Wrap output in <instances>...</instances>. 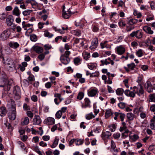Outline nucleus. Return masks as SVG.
Segmentation results:
<instances>
[{"instance_id":"obj_23","label":"nucleus","mask_w":155,"mask_h":155,"mask_svg":"<svg viewBox=\"0 0 155 155\" xmlns=\"http://www.w3.org/2000/svg\"><path fill=\"white\" fill-rule=\"evenodd\" d=\"M97 64L95 63H90L87 64L88 68L90 70H93L94 68H96Z\"/></svg>"},{"instance_id":"obj_56","label":"nucleus","mask_w":155,"mask_h":155,"mask_svg":"<svg viewBox=\"0 0 155 155\" xmlns=\"http://www.w3.org/2000/svg\"><path fill=\"white\" fill-rule=\"evenodd\" d=\"M31 99L33 101L36 102L38 101V97L36 95H33L31 97Z\"/></svg>"},{"instance_id":"obj_39","label":"nucleus","mask_w":155,"mask_h":155,"mask_svg":"<svg viewBox=\"0 0 155 155\" xmlns=\"http://www.w3.org/2000/svg\"><path fill=\"white\" fill-rule=\"evenodd\" d=\"M127 117L129 120H133L134 116V114L132 113H128L127 114Z\"/></svg>"},{"instance_id":"obj_34","label":"nucleus","mask_w":155,"mask_h":155,"mask_svg":"<svg viewBox=\"0 0 155 155\" xmlns=\"http://www.w3.org/2000/svg\"><path fill=\"white\" fill-rule=\"evenodd\" d=\"M30 38L32 41L34 42L36 41L37 40V36L34 34H32L30 35Z\"/></svg>"},{"instance_id":"obj_8","label":"nucleus","mask_w":155,"mask_h":155,"mask_svg":"<svg viewBox=\"0 0 155 155\" xmlns=\"http://www.w3.org/2000/svg\"><path fill=\"white\" fill-rule=\"evenodd\" d=\"M98 39L97 38H95L93 39L91 42V45L90 47L91 49H93L96 48L98 45Z\"/></svg>"},{"instance_id":"obj_20","label":"nucleus","mask_w":155,"mask_h":155,"mask_svg":"<svg viewBox=\"0 0 155 155\" xmlns=\"http://www.w3.org/2000/svg\"><path fill=\"white\" fill-rule=\"evenodd\" d=\"M84 20H77L75 22V25L76 26H79L81 28H83L84 26Z\"/></svg>"},{"instance_id":"obj_42","label":"nucleus","mask_w":155,"mask_h":155,"mask_svg":"<svg viewBox=\"0 0 155 155\" xmlns=\"http://www.w3.org/2000/svg\"><path fill=\"white\" fill-rule=\"evenodd\" d=\"M84 96V93L82 92H80L79 93L78 95L77 99L80 100H82Z\"/></svg>"},{"instance_id":"obj_62","label":"nucleus","mask_w":155,"mask_h":155,"mask_svg":"<svg viewBox=\"0 0 155 155\" xmlns=\"http://www.w3.org/2000/svg\"><path fill=\"white\" fill-rule=\"evenodd\" d=\"M7 17L5 13H2L0 17V19L2 20H4Z\"/></svg>"},{"instance_id":"obj_61","label":"nucleus","mask_w":155,"mask_h":155,"mask_svg":"<svg viewBox=\"0 0 155 155\" xmlns=\"http://www.w3.org/2000/svg\"><path fill=\"white\" fill-rule=\"evenodd\" d=\"M45 57V55L43 54H39L38 56V58L41 60L42 61L43 60Z\"/></svg>"},{"instance_id":"obj_38","label":"nucleus","mask_w":155,"mask_h":155,"mask_svg":"<svg viewBox=\"0 0 155 155\" xmlns=\"http://www.w3.org/2000/svg\"><path fill=\"white\" fill-rule=\"evenodd\" d=\"M134 15L135 16H137V18H140L141 16L142 15L140 12H138L136 10H135L134 12Z\"/></svg>"},{"instance_id":"obj_36","label":"nucleus","mask_w":155,"mask_h":155,"mask_svg":"<svg viewBox=\"0 0 155 155\" xmlns=\"http://www.w3.org/2000/svg\"><path fill=\"white\" fill-rule=\"evenodd\" d=\"M58 141L59 139L57 138V137H55L53 143V144L51 146V147L52 148H54L58 144Z\"/></svg>"},{"instance_id":"obj_35","label":"nucleus","mask_w":155,"mask_h":155,"mask_svg":"<svg viewBox=\"0 0 155 155\" xmlns=\"http://www.w3.org/2000/svg\"><path fill=\"white\" fill-rule=\"evenodd\" d=\"M84 142V140L80 139H75V143L77 145H81Z\"/></svg>"},{"instance_id":"obj_7","label":"nucleus","mask_w":155,"mask_h":155,"mask_svg":"<svg viewBox=\"0 0 155 155\" xmlns=\"http://www.w3.org/2000/svg\"><path fill=\"white\" fill-rule=\"evenodd\" d=\"M6 63L11 68H16L14 60L10 58H8L6 60Z\"/></svg>"},{"instance_id":"obj_41","label":"nucleus","mask_w":155,"mask_h":155,"mask_svg":"<svg viewBox=\"0 0 155 155\" xmlns=\"http://www.w3.org/2000/svg\"><path fill=\"white\" fill-rule=\"evenodd\" d=\"M137 23H138V20L135 19H132L129 21V23L130 25H133Z\"/></svg>"},{"instance_id":"obj_22","label":"nucleus","mask_w":155,"mask_h":155,"mask_svg":"<svg viewBox=\"0 0 155 155\" xmlns=\"http://www.w3.org/2000/svg\"><path fill=\"white\" fill-rule=\"evenodd\" d=\"M73 14L70 10L67 11V13L66 11H64L62 13V16L64 18L66 19L70 17V15Z\"/></svg>"},{"instance_id":"obj_33","label":"nucleus","mask_w":155,"mask_h":155,"mask_svg":"<svg viewBox=\"0 0 155 155\" xmlns=\"http://www.w3.org/2000/svg\"><path fill=\"white\" fill-rule=\"evenodd\" d=\"M109 60L108 58L104 60H103L101 61V62L102 63L103 65H107L110 63V62L108 61Z\"/></svg>"},{"instance_id":"obj_51","label":"nucleus","mask_w":155,"mask_h":155,"mask_svg":"<svg viewBox=\"0 0 155 155\" xmlns=\"http://www.w3.org/2000/svg\"><path fill=\"white\" fill-rule=\"evenodd\" d=\"M118 105L121 109H124L126 106V104L123 102H120L118 104Z\"/></svg>"},{"instance_id":"obj_54","label":"nucleus","mask_w":155,"mask_h":155,"mask_svg":"<svg viewBox=\"0 0 155 155\" xmlns=\"http://www.w3.org/2000/svg\"><path fill=\"white\" fill-rule=\"evenodd\" d=\"M114 138L115 139H118L120 136V134L118 133L114 134L113 135Z\"/></svg>"},{"instance_id":"obj_44","label":"nucleus","mask_w":155,"mask_h":155,"mask_svg":"<svg viewBox=\"0 0 155 155\" xmlns=\"http://www.w3.org/2000/svg\"><path fill=\"white\" fill-rule=\"evenodd\" d=\"M44 35L45 37H48L49 38H51L53 36V34H51L47 31H45Z\"/></svg>"},{"instance_id":"obj_12","label":"nucleus","mask_w":155,"mask_h":155,"mask_svg":"<svg viewBox=\"0 0 155 155\" xmlns=\"http://www.w3.org/2000/svg\"><path fill=\"white\" fill-rule=\"evenodd\" d=\"M111 134L109 131L102 132L101 136L103 140H106L110 138Z\"/></svg>"},{"instance_id":"obj_55","label":"nucleus","mask_w":155,"mask_h":155,"mask_svg":"<svg viewBox=\"0 0 155 155\" xmlns=\"http://www.w3.org/2000/svg\"><path fill=\"white\" fill-rule=\"evenodd\" d=\"M17 143L20 146V147L22 149L25 150V147L24 144L21 141H18V142Z\"/></svg>"},{"instance_id":"obj_26","label":"nucleus","mask_w":155,"mask_h":155,"mask_svg":"<svg viewBox=\"0 0 155 155\" xmlns=\"http://www.w3.org/2000/svg\"><path fill=\"white\" fill-rule=\"evenodd\" d=\"M94 117H95V116L93 114L92 112L87 114L85 115L86 119L88 120L91 119Z\"/></svg>"},{"instance_id":"obj_10","label":"nucleus","mask_w":155,"mask_h":155,"mask_svg":"<svg viewBox=\"0 0 155 155\" xmlns=\"http://www.w3.org/2000/svg\"><path fill=\"white\" fill-rule=\"evenodd\" d=\"M41 122V120L39 116L35 115L33 119V124L34 125H39Z\"/></svg>"},{"instance_id":"obj_28","label":"nucleus","mask_w":155,"mask_h":155,"mask_svg":"<svg viewBox=\"0 0 155 155\" xmlns=\"http://www.w3.org/2000/svg\"><path fill=\"white\" fill-rule=\"evenodd\" d=\"M113 114V113L110 109H108L106 110V112L105 113V116L106 118H108Z\"/></svg>"},{"instance_id":"obj_30","label":"nucleus","mask_w":155,"mask_h":155,"mask_svg":"<svg viewBox=\"0 0 155 155\" xmlns=\"http://www.w3.org/2000/svg\"><path fill=\"white\" fill-rule=\"evenodd\" d=\"M83 55L84 59L86 60H87L91 56L89 53L86 52L83 53Z\"/></svg>"},{"instance_id":"obj_4","label":"nucleus","mask_w":155,"mask_h":155,"mask_svg":"<svg viewBox=\"0 0 155 155\" xmlns=\"http://www.w3.org/2000/svg\"><path fill=\"white\" fill-rule=\"evenodd\" d=\"M115 50L116 53L119 55L123 54L125 51V48L122 45L117 47Z\"/></svg>"},{"instance_id":"obj_6","label":"nucleus","mask_w":155,"mask_h":155,"mask_svg":"<svg viewBox=\"0 0 155 155\" xmlns=\"http://www.w3.org/2000/svg\"><path fill=\"white\" fill-rule=\"evenodd\" d=\"M114 115L115 117H114V119L115 120H117L118 117H119L121 122L124 121V118L126 117L125 114H124L117 112H115L114 113Z\"/></svg>"},{"instance_id":"obj_58","label":"nucleus","mask_w":155,"mask_h":155,"mask_svg":"<svg viewBox=\"0 0 155 155\" xmlns=\"http://www.w3.org/2000/svg\"><path fill=\"white\" fill-rule=\"evenodd\" d=\"M34 76L32 74L30 75L28 78V81H33L34 80Z\"/></svg>"},{"instance_id":"obj_11","label":"nucleus","mask_w":155,"mask_h":155,"mask_svg":"<svg viewBox=\"0 0 155 155\" xmlns=\"http://www.w3.org/2000/svg\"><path fill=\"white\" fill-rule=\"evenodd\" d=\"M44 123L46 124H53L55 123V120L53 117H49L45 119L44 121Z\"/></svg>"},{"instance_id":"obj_9","label":"nucleus","mask_w":155,"mask_h":155,"mask_svg":"<svg viewBox=\"0 0 155 155\" xmlns=\"http://www.w3.org/2000/svg\"><path fill=\"white\" fill-rule=\"evenodd\" d=\"M98 91L97 88H92L88 91L87 94L89 97H93L95 96L98 93Z\"/></svg>"},{"instance_id":"obj_24","label":"nucleus","mask_w":155,"mask_h":155,"mask_svg":"<svg viewBox=\"0 0 155 155\" xmlns=\"http://www.w3.org/2000/svg\"><path fill=\"white\" fill-rule=\"evenodd\" d=\"M29 119L28 117H25L24 118L23 120L21 122V125H27L29 123Z\"/></svg>"},{"instance_id":"obj_46","label":"nucleus","mask_w":155,"mask_h":155,"mask_svg":"<svg viewBox=\"0 0 155 155\" xmlns=\"http://www.w3.org/2000/svg\"><path fill=\"white\" fill-rule=\"evenodd\" d=\"M31 4L33 8H35L38 6V3L35 0H31Z\"/></svg>"},{"instance_id":"obj_15","label":"nucleus","mask_w":155,"mask_h":155,"mask_svg":"<svg viewBox=\"0 0 155 155\" xmlns=\"http://www.w3.org/2000/svg\"><path fill=\"white\" fill-rule=\"evenodd\" d=\"M143 29V30L147 34L152 35L153 33V31L151 29V28L149 26H144Z\"/></svg>"},{"instance_id":"obj_37","label":"nucleus","mask_w":155,"mask_h":155,"mask_svg":"<svg viewBox=\"0 0 155 155\" xmlns=\"http://www.w3.org/2000/svg\"><path fill=\"white\" fill-rule=\"evenodd\" d=\"M10 84L8 83H6L4 84V90L5 91H9L10 88Z\"/></svg>"},{"instance_id":"obj_21","label":"nucleus","mask_w":155,"mask_h":155,"mask_svg":"<svg viewBox=\"0 0 155 155\" xmlns=\"http://www.w3.org/2000/svg\"><path fill=\"white\" fill-rule=\"evenodd\" d=\"M33 49L34 51L38 54L42 52L43 51L42 48L37 46H34Z\"/></svg>"},{"instance_id":"obj_52","label":"nucleus","mask_w":155,"mask_h":155,"mask_svg":"<svg viewBox=\"0 0 155 155\" xmlns=\"http://www.w3.org/2000/svg\"><path fill=\"white\" fill-rule=\"evenodd\" d=\"M26 114L28 117L31 118H32L33 116V113L30 110L27 111Z\"/></svg>"},{"instance_id":"obj_49","label":"nucleus","mask_w":155,"mask_h":155,"mask_svg":"<svg viewBox=\"0 0 155 155\" xmlns=\"http://www.w3.org/2000/svg\"><path fill=\"white\" fill-rule=\"evenodd\" d=\"M23 108L24 110L25 111H27L30 109L29 106L26 103H24Z\"/></svg>"},{"instance_id":"obj_14","label":"nucleus","mask_w":155,"mask_h":155,"mask_svg":"<svg viewBox=\"0 0 155 155\" xmlns=\"http://www.w3.org/2000/svg\"><path fill=\"white\" fill-rule=\"evenodd\" d=\"M128 67H124V68L125 71L127 72L130 71V69L133 70L135 67V64L132 63L131 64H128L127 65Z\"/></svg>"},{"instance_id":"obj_53","label":"nucleus","mask_w":155,"mask_h":155,"mask_svg":"<svg viewBox=\"0 0 155 155\" xmlns=\"http://www.w3.org/2000/svg\"><path fill=\"white\" fill-rule=\"evenodd\" d=\"M111 148H112L114 151H115L116 145L114 142L113 140L111 141Z\"/></svg>"},{"instance_id":"obj_31","label":"nucleus","mask_w":155,"mask_h":155,"mask_svg":"<svg viewBox=\"0 0 155 155\" xmlns=\"http://www.w3.org/2000/svg\"><path fill=\"white\" fill-rule=\"evenodd\" d=\"M136 55L139 57H140L143 55V51L141 49H140L136 52Z\"/></svg>"},{"instance_id":"obj_16","label":"nucleus","mask_w":155,"mask_h":155,"mask_svg":"<svg viewBox=\"0 0 155 155\" xmlns=\"http://www.w3.org/2000/svg\"><path fill=\"white\" fill-rule=\"evenodd\" d=\"M145 88L147 92L150 93L153 91L152 84L150 81H147L145 84Z\"/></svg>"},{"instance_id":"obj_63","label":"nucleus","mask_w":155,"mask_h":155,"mask_svg":"<svg viewBox=\"0 0 155 155\" xmlns=\"http://www.w3.org/2000/svg\"><path fill=\"white\" fill-rule=\"evenodd\" d=\"M45 24V23H43L42 22H39L38 24V26L39 28L41 29L43 27V25Z\"/></svg>"},{"instance_id":"obj_19","label":"nucleus","mask_w":155,"mask_h":155,"mask_svg":"<svg viewBox=\"0 0 155 155\" xmlns=\"http://www.w3.org/2000/svg\"><path fill=\"white\" fill-rule=\"evenodd\" d=\"M16 109L14 106L13 108L12 112L9 115V118L12 120H14L16 117Z\"/></svg>"},{"instance_id":"obj_48","label":"nucleus","mask_w":155,"mask_h":155,"mask_svg":"<svg viewBox=\"0 0 155 155\" xmlns=\"http://www.w3.org/2000/svg\"><path fill=\"white\" fill-rule=\"evenodd\" d=\"M150 101L155 102V94H150L149 95Z\"/></svg>"},{"instance_id":"obj_1","label":"nucleus","mask_w":155,"mask_h":155,"mask_svg":"<svg viewBox=\"0 0 155 155\" xmlns=\"http://www.w3.org/2000/svg\"><path fill=\"white\" fill-rule=\"evenodd\" d=\"M133 88V91L139 96H141L143 94L144 91L141 85L139 84L137 86H134Z\"/></svg>"},{"instance_id":"obj_50","label":"nucleus","mask_w":155,"mask_h":155,"mask_svg":"<svg viewBox=\"0 0 155 155\" xmlns=\"http://www.w3.org/2000/svg\"><path fill=\"white\" fill-rule=\"evenodd\" d=\"M9 46L11 47H12L13 46V47L15 48H17L19 47V45L17 42H14V43H10L9 44Z\"/></svg>"},{"instance_id":"obj_2","label":"nucleus","mask_w":155,"mask_h":155,"mask_svg":"<svg viewBox=\"0 0 155 155\" xmlns=\"http://www.w3.org/2000/svg\"><path fill=\"white\" fill-rule=\"evenodd\" d=\"M81 107L85 109L87 107L90 108L91 107V102L89 98L85 97L84 100V102H81Z\"/></svg>"},{"instance_id":"obj_40","label":"nucleus","mask_w":155,"mask_h":155,"mask_svg":"<svg viewBox=\"0 0 155 155\" xmlns=\"http://www.w3.org/2000/svg\"><path fill=\"white\" fill-rule=\"evenodd\" d=\"M32 11L31 10L27 9L23 11L22 13L24 16H27L30 15Z\"/></svg>"},{"instance_id":"obj_27","label":"nucleus","mask_w":155,"mask_h":155,"mask_svg":"<svg viewBox=\"0 0 155 155\" xmlns=\"http://www.w3.org/2000/svg\"><path fill=\"white\" fill-rule=\"evenodd\" d=\"M129 137L130 140H131L132 141L134 142L136 141L138 139L139 137L137 135L134 134L131 136L130 135Z\"/></svg>"},{"instance_id":"obj_17","label":"nucleus","mask_w":155,"mask_h":155,"mask_svg":"<svg viewBox=\"0 0 155 155\" xmlns=\"http://www.w3.org/2000/svg\"><path fill=\"white\" fill-rule=\"evenodd\" d=\"M6 20L7 25L9 26H11L14 21L12 16V15L8 16L6 18Z\"/></svg>"},{"instance_id":"obj_18","label":"nucleus","mask_w":155,"mask_h":155,"mask_svg":"<svg viewBox=\"0 0 155 155\" xmlns=\"http://www.w3.org/2000/svg\"><path fill=\"white\" fill-rule=\"evenodd\" d=\"M7 109L5 106H2L0 107V116L4 117L7 114Z\"/></svg>"},{"instance_id":"obj_5","label":"nucleus","mask_w":155,"mask_h":155,"mask_svg":"<svg viewBox=\"0 0 155 155\" xmlns=\"http://www.w3.org/2000/svg\"><path fill=\"white\" fill-rule=\"evenodd\" d=\"M130 36L132 37L135 36L137 38L140 39L143 36V33L140 30L134 31L130 34Z\"/></svg>"},{"instance_id":"obj_57","label":"nucleus","mask_w":155,"mask_h":155,"mask_svg":"<svg viewBox=\"0 0 155 155\" xmlns=\"http://www.w3.org/2000/svg\"><path fill=\"white\" fill-rule=\"evenodd\" d=\"M150 127L152 130H155V122L151 121L150 123Z\"/></svg>"},{"instance_id":"obj_60","label":"nucleus","mask_w":155,"mask_h":155,"mask_svg":"<svg viewBox=\"0 0 155 155\" xmlns=\"http://www.w3.org/2000/svg\"><path fill=\"white\" fill-rule=\"evenodd\" d=\"M124 2L122 0H120L118 3V7H122L124 5Z\"/></svg>"},{"instance_id":"obj_45","label":"nucleus","mask_w":155,"mask_h":155,"mask_svg":"<svg viewBox=\"0 0 155 155\" xmlns=\"http://www.w3.org/2000/svg\"><path fill=\"white\" fill-rule=\"evenodd\" d=\"M118 25L120 27H123L125 26L126 23L122 20H120L118 22Z\"/></svg>"},{"instance_id":"obj_13","label":"nucleus","mask_w":155,"mask_h":155,"mask_svg":"<svg viewBox=\"0 0 155 155\" xmlns=\"http://www.w3.org/2000/svg\"><path fill=\"white\" fill-rule=\"evenodd\" d=\"M60 60L61 62L64 64H68L70 61L69 58L66 57L64 55H62L61 56Z\"/></svg>"},{"instance_id":"obj_47","label":"nucleus","mask_w":155,"mask_h":155,"mask_svg":"<svg viewBox=\"0 0 155 155\" xmlns=\"http://www.w3.org/2000/svg\"><path fill=\"white\" fill-rule=\"evenodd\" d=\"M62 115V111L61 110H59L56 113L55 116L57 118L59 119L61 117Z\"/></svg>"},{"instance_id":"obj_59","label":"nucleus","mask_w":155,"mask_h":155,"mask_svg":"<svg viewBox=\"0 0 155 155\" xmlns=\"http://www.w3.org/2000/svg\"><path fill=\"white\" fill-rule=\"evenodd\" d=\"M92 31L94 32H96L98 31L99 30V28L98 27L95 25L92 26Z\"/></svg>"},{"instance_id":"obj_32","label":"nucleus","mask_w":155,"mask_h":155,"mask_svg":"<svg viewBox=\"0 0 155 155\" xmlns=\"http://www.w3.org/2000/svg\"><path fill=\"white\" fill-rule=\"evenodd\" d=\"M81 61L80 58L78 57L75 58L74 60V63L76 65H78L81 64Z\"/></svg>"},{"instance_id":"obj_29","label":"nucleus","mask_w":155,"mask_h":155,"mask_svg":"<svg viewBox=\"0 0 155 155\" xmlns=\"http://www.w3.org/2000/svg\"><path fill=\"white\" fill-rule=\"evenodd\" d=\"M124 92V91L123 89L121 88H118L116 91V94L118 95H122L123 94Z\"/></svg>"},{"instance_id":"obj_43","label":"nucleus","mask_w":155,"mask_h":155,"mask_svg":"<svg viewBox=\"0 0 155 155\" xmlns=\"http://www.w3.org/2000/svg\"><path fill=\"white\" fill-rule=\"evenodd\" d=\"M109 130L112 132L114 131L116 129L115 125L114 124H111L108 126Z\"/></svg>"},{"instance_id":"obj_3","label":"nucleus","mask_w":155,"mask_h":155,"mask_svg":"<svg viewBox=\"0 0 155 155\" xmlns=\"http://www.w3.org/2000/svg\"><path fill=\"white\" fill-rule=\"evenodd\" d=\"M10 34V31L8 29H7L1 34L0 38L2 40L5 41L8 38Z\"/></svg>"},{"instance_id":"obj_25","label":"nucleus","mask_w":155,"mask_h":155,"mask_svg":"<svg viewBox=\"0 0 155 155\" xmlns=\"http://www.w3.org/2000/svg\"><path fill=\"white\" fill-rule=\"evenodd\" d=\"M13 14L15 15L18 16L20 15L19 9L18 7H15L13 9Z\"/></svg>"},{"instance_id":"obj_64","label":"nucleus","mask_w":155,"mask_h":155,"mask_svg":"<svg viewBox=\"0 0 155 155\" xmlns=\"http://www.w3.org/2000/svg\"><path fill=\"white\" fill-rule=\"evenodd\" d=\"M34 150L35 151L37 152L39 155H42L41 154V152L39 150V149L38 147H35L34 149Z\"/></svg>"}]
</instances>
